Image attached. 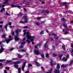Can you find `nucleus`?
I'll list each match as a JSON object with an SVG mask.
<instances>
[{"label": "nucleus", "instance_id": "obj_30", "mask_svg": "<svg viewBox=\"0 0 73 73\" xmlns=\"http://www.w3.org/2000/svg\"><path fill=\"white\" fill-rule=\"evenodd\" d=\"M41 56L43 58H44V54H41Z\"/></svg>", "mask_w": 73, "mask_h": 73}, {"label": "nucleus", "instance_id": "obj_12", "mask_svg": "<svg viewBox=\"0 0 73 73\" xmlns=\"http://www.w3.org/2000/svg\"><path fill=\"white\" fill-rule=\"evenodd\" d=\"M60 72L58 70H56L54 71V73H59Z\"/></svg>", "mask_w": 73, "mask_h": 73}, {"label": "nucleus", "instance_id": "obj_5", "mask_svg": "<svg viewBox=\"0 0 73 73\" xmlns=\"http://www.w3.org/2000/svg\"><path fill=\"white\" fill-rule=\"evenodd\" d=\"M67 58H66V59L65 58V57H64L62 59V60H64V61L65 62L67 60H68V58H69V55L68 54L67 55Z\"/></svg>", "mask_w": 73, "mask_h": 73}, {"label": "nucleus", "instance_id": "obj_25", "mask_svg": "<svg viewBox=\"0 0 73 73\" xmlns=\"http://www.w3.org/2000/svg\"><path fill=\"white\" fill-rule=\"evenodd\" d=\"M20 51L21 52H26V50H25L24 49H22L20 50Z\"/></svg>", "mask_w": 73, "mask_h": 73}, {"label": "nucleus", "instance_id": "obj_10", "mask_svg": "<svg viewBox=\"0 0 73 73\" xmlns=\"http://www.w3.org/2000/svg\"><path fill=\"white\" fill-rule=\"evenodd\" d=\"M24 18L25 23H26V22H27V21H28V20L27 19V17L26 16H25L24 17Z\"/></svg>", "mask_w": 73, "mask_h": 73}, {"label": "nucleus", "instance_id": "obj_8", "mask_svg": "<svg viewBox=\"0 0 73 73\" xmlns=\"http://www.w3.org/2000/svg\"><path fill=\"white\" fill-rule=\"evenodd\" d=\"M27 63V62H25L23 63V65H22V70H24V68H25V64Z\"/></svg>", "mask_w": 73, "mask_h": 73}, {"label": "nucleus", "instance_id": "obj_48", "mask_svg": "<svg viewBox=\"0 0 73 73\" xmlns=\"http://www.w3.org/2000/svg\"><path fill=\"white\" fill-rule=\"evenodd\" d=\"M41 17H39L37 18V19L39 20V19H41Z\"/></svg>", "mask_w": 73, "mask_h": 73}, {"label": "nucleus", "instance_id": "obj_64", "mask_svg": "<svg viewBox=\"0 0 73 73\" xmlns=\"http://www.w3.org/2000/svg\"><path fill=\"white\" fill-rule=\"evenodd\" d=\"M2 25H0V28H2Z\"/></svg>", "mask_w": 73, "mask_h": 73}, {"label": "nucleus", "instance_id": "obj_57", "mask_svg": "<svg viewBox=\"0 0 73 73\" xmlns=\"http://www.w3.org/2000/svg\"><path fill=\"white\" fill-rule=\"evenodd\" d=\"M3 21H1L0 22V24H3Z\"/></svg>", "mask_w": 73, "mask_h": 73}, {"label": "nucleus", "instance_id": "obj_32", "mask_svg": "<svg viewBox=\"0 0 73 73\" xmlns=\"http://www.w3.org/2000/svg\"><path fill=\"white\" fill-rule=\"evenodd\" d=\"M52 69H51L50 70L49 72H46V73H51V72H52Z\"/></svg>", "mask_w": 73, "mask_h": 73}, {"label": "nucleus", "instance_id": "obj_62", "mask_svg": "<svg viewBox=\"0 0 73 73\" xmlns=\"http://www.w3.org/2000/svg\"><path fill=\"white\" fill-rule=\"evenodd\" d=\"M44 3H45V2H44V1H43L41 2V3H42V4H44Z\"/></svg>", "mask_w": 73, "mask_h": 73}, {"label": "nucleus", "instance_id": "obj_40", "mask_svg": "<svg viewBox=\"0 0 73 73\" xmlns=\"http://www.w3.org/2000/svg\"><path fill=\"white\" fill-rule=\"evenodd\" d=\"M28 28V26H25L23 27V28L24 29H25V28Z\"/></svg>", "mask_w": 73, "mask_h": 73}, {"label": "nucleus", "instance_id": "obj_29", "mask_svg": "<svg viewBox=\"0 0 73 73\" xmlns=\"http://www.w3.org/2000/svg\"><path fill=\"white\" fill-rule=\"evenodd\" d=\"M12 61L11 60H8L7 61V62H8V64H10V62H11Z\"/></svg>", "mask_w": 73, "mask_h": 73}, {"label": "nucleus", "instance_id": "obj_35", "mask_svg": "<svg viewBox=\"0 0 73 73\" xmlns=\"http://www.w3.org/2000/svg\"><path fill=\"white\" fill-rule=\"evenodd\" d=\"M52 36H57V35L55 34L54 33H53L52 34Z\"/></svg>", "mask_w": 73, "mask_h": 73}, {"label": "nucleus", "instance_id": "obj_52", "mask_svg": "<svg viewBox=\"0 0 73 73\" xmlns=\"http://www.w3.org/2000/svg\"><path fill=\"white\" fill-rule=\"evenodd\" d=\"M19 23H24V22H23V21H20L19 22Z\"/></svg>", "mask_w": 73, "mask_h": 73}, {"label": "nucleus", "instance_id": "obj_27", "mask_svg": "<svg viewBox=\"0 0 73 73\" xmlns=\"http://www.w3.org/2000/svg\"><path fill=\"white\" fill-rule=\"evenodd\" d=\"M12 60H18V58H12Z\"/></svg>", "mask_w": 73, "mask_h": 73}, {"label": "nucleus", "instance_id": "obj_47", "mask_svg": "<svg viewBox=\"0 0 73 73\" xmlns=\"http://www.w3.org/2000/svg\"><path fill=\"white\" fill-rule=\"evenodd\" d=\"M4 73H7V71L5 70H4Z\"/></svg>", "mask_w": 73, "mask_h": 73}, {"label": "nucleus", "instance_id": "obj_21", "mask_svg": "<svg viewBox=\"0 0 73 73\" xmlns=\"http://www.w3.org/2000/svg\"><path fill=\"white\" fill-rule=\"evenodd\" d=\"M48 42H46L45 44H44V48H46V47H47L48 46H47V43H48Z\"/></svg>", "mask_w": 73, "mask_h": 73}, {"label": "nucleus", "instance_id": "obj_11", "mask_svg": "<svg viewBox=\"0 0 73 73\" xmlns=\"http://www.w3.org/2000/svg\"><path fill=\"white\" fill-rule=\"evenodd\" d=\"M1 49H0V53H1L3 51H4V49L2 47V46H1Z\"/></svg>", "mask_w": 73, "mask_h": 73}, {"label": "nucleus", "instance_id": "obj_9", "mask_svg": "<svg viewBox=\"0 0 73 73\" xmlns=\"http://www.w3.org/2000/svg\"><path fill=\"white\" fill-rule=\"evenodd\" d=\"M11 7H17L18 8H21V6H16V5H11Z\"/></svg>", "mask_w": 73, "mask_h": 73}, {"label": "nucleus", "instance_id": "obj_4", "mask_svg": "<svg viewBox=\"0 0 73 73\" xmlns=\"http://www.w3.org/2000/svg\"><path fill=\"white\" fill-rule=\"evenodd\" d=\"M5 41L4 42H5V41H6L7 44H8L9 41H11V40H13V39L11 38L10 39H7V38H5Z\"/></svg>", "mask_w": 73, "mask_h": 73}, {"label": "nucleus", "instance_id": "obj_33", "mask_svg": "<svg viewBox=\"0 0 73 73\" xmlns=\"http://www.w3.org/2000/svg\"><path fill=\"white\" fill-rule=\"evenodd\" d=\"M44 30H43L42 31L40 32V34L41 35V34L42 35L43 34H44Z\"/></svg>", "mask_w": 73, "mask_h": 73}, {"label": "nucleus", "instance_id": "obj_18", "mask_svg": "<svg viewBox=\"0 0 73 73\" xmlns=\"http://www.w3.org/2000/svg\"><path fill=\"white\" fill-rule=\"evenodd\" d=\"M51 62H50V65L51 66H52L53 65V60H52L51 59H50Z\"/></svg>", "mask_w": 73, "mask_h": 73}, {"label": "nucleus", "instance_id": "obj_60", "mask_svg": "<svg viewBox=\"0 0 73 73\" xmlns=\"http://www.w3.org/2000/svg\"><path fill=\"white\" fill-rule=\"evenodd\" d=\"M73 23V21H71L70 22V23H71V24H72V23Z\"/></svg>", "mask_w": 73, "mask_h": 73}, {"label": "nucleus", "instance_id": "obj_19", "mask_svg": "<svg viewBox=\"0 0 73 73\" xmlns=\"http://www.w3.org/2000/svg\"><path fill=\"white\" fill-rule=\"evenodd\" d=\"M18 56V57L19 58H21L22 57V56L20 54H17Z\"/></svg>", "mask_w": 73, "mask_h": 73}, {"label": "nucleus", "instance_id": "obj_44", "mask_svg": "<svg viewBox=\"0 0 73 73\" xmlns=\"http://www.w3.org/2000/svg\"><path fill=\"white\" fill-rule=\"evenodd\" d=\"M68 33H69L67 32H66L64 34L65 35H66L67 34H68Z\"/></svg>", "mask_w": 73, "mask_h": 73}, {"label": "nucleus", "instance_id": "obj_41", "mask_svg": "<svg viewBox=\"0 0 73 73\" xmlns=\"http://www.w3.org/2000/svg\"><path fill=\"white\" fill-rule=\"evenodd\" d=\"M13 50V48H11L10 50H9V51H12V50Z\"/></svg>", "mask_w": 73, "mask_h": 73}, {"label": "nucleus", "instance_id": "obj_50", "mask_svg": "<svg viewBox=\"0 0 73 73\" xmlns=\"http://www.w3.org/2000/svg\"><path fill=\"white\" fill-rule=\"evenodd\" d=\"M2 10L3 11H5V8H2Z\"/></svg>", "mask_w": 73, "mask_h": 73}, {"label": "nucleus", "instance_id": "obj_63", "mask_svg": "<svg viewBox=\"0 0 73 73\" xmlns=\"http://www.w3.org/2000/svg\"><path fill=\"white\" fill-rule=\"evenodd\" d=\"M9 38H11V35L9 36Z\"/></svg>", "mask_w": 73, "mask_h": 73}, {"label": "nucleus", "instance_id": "obj_49", "mask_svg": "<svg viewBox=\"0 0 73 73\" xmlns=\"http://www.w3.org/2000/svg\"><path fill=\"white\" fill-rule=\"evenodd\" d=\"M5 37V35H3L2 36V37Z\"/></svg>", "mask_w": 73, "mask_h": 73}, {"label": "nucleus", "instance_id": "obj_45", "mask_svg": "<svg viewBox=\"0 0 73 73\" xmlns=\"http://www.w3.org/2000/svg\"><path fill=\"white\" fill-rule=\"evenodd\" d=\"M28 66L31 67V66H32L31 64H30L28 65Z\"/></svg>", "mask_w": 73, "mask_h": 73}, {"label": "nucleus", "instance_id": "obj_24", "mask_svg": "<svg viewBox=\"0 0 73 73\" xmlns=\"http://www.w3.org/2000/svg\"><path fill=\"white\" fill-rule=\"evenodd\" d=\"M8 24H7L6 25H5V29L6 31H7V26H8Z\"/></svg>", "mask_w": 73, "mask_h": 73}, {"label": "nucleus", "instance_id": "obj_20", "mask_svg": "<svg viewBox=\"0 0 73 73\" xmlns=\"http://www.w3.org/2000/svg\"><path fill=\"white\" fill-rule=\"evenodd\" d=\"M18 73H21V69L20 68H18Z\"/></svg>", "mask_w": 73, "mask_h": 73}, {"label": "nucleus", "instance_id": "obj_54", "mask_svg": "<svg viewBox=\"0 0 73 73\" xmlns=\"http://www.w3.org/2000/svg\"><path fill=\"white\" fill-rule=\"evenodd\" d=\"M9 25H11V23L9 22Z\"/></svg>", "mask_w": 73, "mask_h": 73}, {"label": "nucleus", "instance_id": "obj_46", "mask_svg": "<svg viewBox=\"0 0 73 73\" xmlns=\"http://www.w3.org/2000/svg\"><path fill=\"white\" fill-rule=\"evenodd\" d=\"M6 14L7 15V16H10V15L9 14L7 13V12H6Z\"/></svg>", "mask_w": 73, "mask_h": 73}, {"label": "nucleus", "instance_id": "obj_39", "mask_svg": "<svg viewBox=\"0 0 73 73\" xmlns=\"http://www.w3.org/2000/svg\"><path fill=\"white\" fill-rule=\"evenodd\" d=\"M25 40H26V38L25 37L22 40L24 41H25Z\"/></svg>", "mask_w": 73, "mask_h": 73}, {"label": "nucleus", "instance_id": "obj_14", "mask_svg": "<svg viewBox=\"0 0 73 73\" xmlns=\"http://www.w3.org/2000/svg\"><path fill=\"white\" fill-rule=\"evenodd\" d=\"M34 62L35 63V64H36V65L38 66H40V64H39L38 63V62H35L34 61Z\"/></svg>", "mask_w": 73, "mask_h": 73}, {"label": "nucleus", "instance_id": "obj_16", "mask_svg": "<svg viewBox=\"0 0 73 73\" xmlns=\"http://www.w3.org/2000/svg\"><path fill=\"white\" fill-rule=\"evenodd\" d=\"M62 47L63 49L64 50H65V46L64 44H62Z\"/></svg>", "mask_w": 73, "mask_h": 73}, {"label": "nucleus", "instance_id": "obj_55", "mask_svg": "<svg viewBox=\"0 0 73 73\" xmlns=\"http://www.w3.org/2000/svg\"><path fill=\"white\" fill-rule=\"evenodd\" d=\"M37 46H35V48L36 49L37 48Z\"/></svg>", "mask_w": 73, "mask_h": 73}, {"label": "nucleus", "instance_id": "obj_6", "mask_svg": "<svg viewBox=\"0 0 73 73\" xmlns=\"http://www.w3.org/2000/svg\"><path fill=\"white\" fill-rule=\"evenodd\" d=\"M61 4L63 5H64L65 8H68V6H67L66 2H62L61 3Z\"/></svg>", "mask_w": 73, "mask_h": 73}, {"label": "nucleus", "instance_id": "obj_26", "mask_svg": "<svg viewBox=\"0 0 73 73\" xmlns=\"http://www.w3.org/2000/svg\"><path fill=\"white\" fill-rule=\"evenodd\" d=\"M35 24L36 25H40V23L37 22H35Z\"/></svg>", "mask_w": 73, "mask_h": 73}, {"label": "nucleus", "instance_id": "obj_53", "mask_svg": "<svg viewBox=\"0 0 73 73\" xmlns=\"http://www.w3.org/2000/svg\"><path fill=\"white\" fill-rule=\"evenodd\" d=\"M41 68L42 70H44V68H43V67H41Z\"/></svg>", "mask_w": 73, "mask_h": 73}, {"label": "nucleus", "instance_id": "obj_13", "mask_svg": "<svg viewBox=\"0 0 73 73\" xmlns=\"http://www.w3.org/2000/svg\"><path fill=\"white\" fill-rule=\"evenodd\" d=\"M66 66H67V65L63 64L61 66V68H65V67H66Z\"/></svg>", "mask_w": 73, "mask_h": 73}, {"label": "nucleus", "instance_id": "obj_37", "mask_svg": "<svg viewBox=\"0 0 73 73\" xmlns=\"http://www.w3.org/2000/svg\"><path fill=\"white\" fill-rule=\"evenodd\" d=\"M11 35H12V36H14V35H15V32H12Z\"/></svg>", "mask_w": 73, "mask_h": 73}, {"label": "nucleus", "instance_id": "obj_38", "mask_svg": "<svg viewBox=\"0 0 73 73\" xmlns=\"http://www.w3.org/2000/svg\"><path fill=\"white\" fill-rule=\"evenodd\" d=\"M8 0H7L5 1V2L4 3H3V4H6V3H8Z\"/></svg>", "mask_w": 73, "mask_h": 73}, {"label": "nucleus", "instance_id": "obj_3", "mask_svg": "<svg viewBox=\"0 0 73 73\" xmlns=\"http://www.w3.org/2000/svg\"><path fill=\"white\" fill-rule=\"evenodd\" d=\"M21 62H20V61H17L16 62H15L14 63V66L15 68H18V66L17 64H20Z\"/></svg>", "mask_w": 73, "mask_h": 73}, {"label": "nucleus", "instance_id": "obj_28", "mask_svg": "<svg viewBox=\"0 0 73 73\" xmlns=\"http://www.w3.org/2000/svg\"><path fill=\"white\" fill-rule=\"evenodd\" d=\"M26 43V42L24 41L23 42H21V45H24V44H25Z\"/></svg>", "mask_w": 73, "mask_h": 73}, {"label": "nucleus", "instance_id": "obj_51", "mask_svg": "<svg viewBox=\"0 0 73 73\" xmlns=\"http://www.w3.org/2000/svg\"><path fill=\"white\" fill-rule=\"evenodd\" d=\"M65 19H64V18H62V21H65Z\"/></svg>", "mask_w": 73, "mask_h": 73}, {"label": "nucleus", "instance_id": "obj_1", "mask_svg": "<svg viewBox=\"0 0 73 73\" xmlns=\"http://www.w3.org/2000/svg\"><path fill=\"white\" fill-rule=\"evenodd\" d=\"M23 32H24L23 35L24 36H25L26 35V37H27V40H26V41L27 42V43H29L31 41H33L34 39L35 38V37L33 36H31V35H29L30 33L29 32H27V30H23Z\"/></svg>", "mask_w": 73, "mask_h": 73}, {"label": "nucleus", "instance_id": "obj_7", "mask_svg": "<svg viewBox=\"0 0 73 73\" xmlns=\"http://www.w3.org/2000/svg\"><path fill=\"white\" fill-rule=\"evenodd\" d=\"M34 53L35 54H36V55H38V54H39L41 53L40 52V51L38 50H35L34 51Z\"/></svg>", "mask_w": 73, "mask_h": 73}, {"label": "nucleus", "instance_id": "obj_61", "mask_svg": "<svg viewBox=\"0 0 73 73\" xmlns=\"http://www.w3.org/2000/svg\"><path fill=\"white\" fill-rule=\"evenodd\" d=\"M46 13H47V14H48V13H49V11H46Z\"/></svg>", "mask_w": 73, "mask_h": 73}, {"label": "nucleus", "instance_id": "obj_59", "mask_svg": "<svg viewBox=\"0 0 73 73\" xmlns=\"http://www.w3.org/2000/svg\"><path fill=\"white\" fill-rule=\"evenodd\" d=\"M52 48L54 50V46H52Z\"/></svg>", "mask_w": 73, "mask_h": 73}, {"label": "nucleus", "instance_id": "obj_42", "mask_svg": "<svg viewBox=\"0 0 73 73\" xmlns=\"http://www.w3.org/2000/svg\"><path fill=\"white\" fill-rule=\"evenodd\" d=\"M46 58L48 57V54H46Z\"/></svg>", "mask_w": 73, "mask_h": 73}, {"label": "nucleus", "instance_id": "obj_43", "mask_svg": "<svg viewBox=\"0 0 73 73\" xmlns=\"http://www.w3.org/2000/svg\"><path fill=\"white\" fill-rule=\"evenodd\" d=\"M5 69H7V70H9V67H6L5 68Z\"/></svg>", "mask_w": 73, "mask_h": 73}, {"label": "nucleus", "instance_id": "obj_23", "mask_svg": "<svg viewBox=\"0 0 73 73\" xmlns=\"http://www.w3.org/2000/svg\"><path fill=\"white\" fill-rule=\"evenodd\" d=\"M63 26L64 27V28H67V25L66 24H63Z\"/></svg>", "mask_w": 73, "mask_h": 73}, {"label": "nucleus", "instance_id": "obj_22", "mask_svg": "<svg viewBox=\"0 0 73 73\" xmlns=\"http://www.w3.org/2000/svg\"><path fill=\"white\" fill-rule=\"evenodd\" d=\"M63 56V55L62 54H61L59 55V57L60 58V60H61V59H62L61 57H62Z\"/></svg>", "mask_w": 73, "mask_h": 73}, {"label": "nucleus", "instance_id": "obj_56", "mask_svg": "<svg viewBox=\"0 0 73 73\" xmlns=\"http://www.w3.org/2000/svg\"><path fill=\"white\" fill-rule=\"evenodd\" d=\"M0 12L1 13H3V10H0Z\"/></svg>", "mask_w": 73, "mask_h": 73}, {"label": "nucleus", "instance_id": "obj_15", "mask_svg": "<svg viewBox=\"0 0 73 73\" xmlns=\"http://www.w3.org/2000/svg\"><path fill=\"white\" fill-rule=\"evenodd\" d=\"M23 14H22V13H20L18 15V16L19 17H20L22 15H23Z\"/></svg>", "mask_w": 73, "mask_h": 73}, {"label": "nucleus", "instance_id": "obj_2", "mask_svg": "<svg viewBox=\"0 0 73 73\" xmlns=\"http://www.w3.org/2000/svg\"><path fill=\"white\" fill-rule=\"evenodd\" d=\"M19 32H21V30L17 29L15 30V33H16V36H15V41H19V38L17 37H18V35Z\"/></svg>", "mask_w": 73, "mask_h": 73}, {"label": "nucleus", "instance_id": "obj_34", "mask_svg": "<svg viewBox=\"0 0 73 73\" xmlns=\"http://www.w3.org/2000/svg\"><path fill=\"white\" fill-rule=\"evenodd\" d=\"M23 46H19V49H21V48H23Z\"/></svg>", "mask_w": 73, "mask_h": 73}, {"label": "nucleus", "instance_id": "obj_31", "mask_svg": "<svg viewBox=\"0 0 73 73\" xmlns=\"http://www.w3.org/2000/svg\"><path fill=\"white\" fill-rule=\"evenodd\" d=\"M52 55L53 56H54V57H57V55L53 53L52 54Z\"/></svg>", "mask_w": 73, "mask_h": 73}, {"label": "nucleus", "instance_id": "obj_58", "mask_svg": "<svg viewBox=\"0 0 73 73\" xmlns=\"http://www.w3.org/2000/svg\"><path fill=\"white\" fill-rule=\"evenodd\" d=\"M71 46H72V48H73V44H71Z\"/></svg>", "mask_w": 73, "mask_h": 73}, {"label": "nucleus", "instance_id": "obj_36", "mask_svg": "<svg viewBox=\"0 0 73 73\" xmlns=\"http://www.w3.org/2000/svg\"><path fill=\"white\" fill-rule=\"evenodd\" d=\"M5 60H0V62H4V61H5Z\"/></svg>", "mask_w": 73, "mask_h": 73}, {"label": "nucleus", "instance_id": "obj_17", "mask_svg": "<svg viewBox=\"0 0 73 73\" xmlns=\"http://www.w3.org/2000/svg\"><path fill=\"white\" fill-rule=\"evenodd\" d=\"M57 69H60V64H57Z\"/></svg>", "mask_w": 73, "mask_h": 73}]
</instances>
